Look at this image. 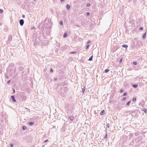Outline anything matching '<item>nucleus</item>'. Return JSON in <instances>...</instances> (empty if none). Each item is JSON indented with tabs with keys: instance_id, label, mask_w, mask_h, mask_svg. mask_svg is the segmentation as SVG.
Segmentation results:
<instances>
[{
	"instance_id": "1",
	"label": "nucleus",
	"mask_w": 147,
	"mask_h": 147,
	"mask_svg": "<svg viewBox=\"0 0 147 147\" xmlns=\"http://www.w3.org/2000/svg\"><path fill=\"white\" fill-rule=\"evenodd\" d=\"M12 36L11 35H10L8 37V39L7 40V43H9V44H11L10 43L11 41L12 40Z\"/></svg>"
},
{
	"instance_id": "2",
	"label": "nucleus",
	"mask_w": 147,
	"mask_h": 147,
	"mask_svg": "<svg viewBox=\"0 0 147 147\" xmlns=\"http://www.w3.org/2000/svg\"><path fill=\"white\" fill-rule=\"evenodd\" d=\"M24 21L23 19H21L19 21V23L21 26H22L24 24Z\"/></svg>"
},
{
	"instance_id": "3",
	"label": "nucleus",
	"mask_w": 147,
	"mask_h": 147,
	"mask_svg": "<svg viewBox=\"0 0 147 147\" xmlns=\"http://www.w3.org/2000/svg\"><path fill=\"white\" fill-rule=\"evenodd\" d=\"M68 119H69L71 121H72L74 119V117L73 116H69L68 117Z\"/></svg>"
},
{
	"instance_id": "4",
	"label": "nucleus",
	"mask_w": 147,
	"mask_h": 147,
	"mask_svg": "<svg viewBox=\"0 0 147 147\" xmlns=\"http://www.w3.org/2000/svg\"><path fill=\"white\" fill-rule=\"evenodd\" d=\"M11 98L12 99V101L13 102H16V100L15 99V97L14 96H11Z\"/></svg>"
},
{
	"instance_id": "5",
	"label": "nucleus",
	"mask_w": 147,
	"mask_h": 147,
	"mask_svg": "<svg viewBox=\"0 0 147 147\" xmlns=\"http://www.w3.org/2000/svg\"><path fill=\"white\" fill-rule=\"evenodd\" d=\"M34 124V122H28V125L30 126H31L33 124Z\"/></svg>"
},
{
	"instance_id": "6",
	"label": "nucleus",
	"mask_w": 147,
	"mask_h": 147,
	"mask_svg": "<svg viewBox=\"0 0 147 147\" xmlns=\"http://www.w3.org/2000/svg\"><path fill=\"white\" fill-rule=\"evenodd\" d=\"M70 6L68 4H67L66 5V7L68 10H69L70 9Z\"/></svg>"
},
{
	"instance_id": "7",
	"label": "nucleus",
	"mask_w": 147,
	"mask_h": 147,
	"mask_svg": "<svg viewBox=\"0 0 147 147\" xmlns=\"http://www.w3.org/2000/svg\"><path fill=\"white\" fill-rule=\"evenodd\" d=\"M146 32L144 33L143 35L142 38L143 39H144V38H146Z\"/></svg>"
},
{
	"instance_id": "8",
	"label": "nucleus",
	"mask_w": 147,
	"mask_h": 147,
	"mask_svg": "<svg viewBox=\"0 0 147 147\" xmlns=\"http://www.w3.org/2000/svg\"><path fill=\"white\" fill-rule=\"evenodd\" d=\"M132 86L135 88H136L137 86H138V85L137 84H133L132 85Z\"/></svg>"
},
{
	"instance_id": "9",
	"label": "nucleus",
	"mask_w": 147,
	"mask_h": 147,
	"mask_svg": "<svg viewBox=\"0 0 147 147\" xmlns=\"http://www.w3.org/2000/svg\"><path fill=\"white\" fill-rule=\"evenodd\" d=\"M122 47L123 48H127L128 47V46L126 45L123 44L122 45Z\"/></svg>"
},
{
	"instance_id": "10",
	"label": "nucleus",
	"mask_w": 147,
	"mask_h": 147,
	"mask_svg": "<svg viewBox=\"0 0 147 147\" xmlns=\"http://www.w3.org/2000/svg\"><path fill=\"white\" fill-rule=\"evenodd\" d=\"M142 111H143L144 112L146 113L147 112V110H146V109H143L141 110Z\"/></svg>"
},
{
	"instance_id": "11",
	"label": "nucleus",
	"mask_w": 147,
	"mask_h": 147,
	"mask_svg": "<svg viewBox=\"0 0 147 147\" xmlns=\"http://www.w3.org/2000/svg\"><path fill=\"white\" fill-rule=\"evenodd\" d=\"M105 112V111L104 110H102L101 111V112L100 113V115H102Z\"/></svg>"
},
{
	"instance_id": "12",
	"label": "nucleus",
	"mask_w": 147,
	"mask_h": 147,
	"mask_svg": "<svg viewBox=\"0 0 147 147\" xmlns=\"http://www.w3.org/2000/svg\"><path fill=\"white\" fill-rule=\"evenodd\" d=\"M92 58H93V56L92 55L89 58L88 60L90 61H91L92 60Z\"/></svg>"
},
{
	"instance_id": "13",
	"label": "nucleus",
	"mask_w": 147,
	"mask_h": 147,
	"mask_svg": "<svg viewBox=\"0 0 147 147\" xmlns=\"http://www.w3.org/2000/svg\"><path fill=\"white\" fill-rule=\"evenodd\" d=\"M67 36V34L66 33H65L63 34V36L64 38L66 37Z\"/></svg>"
},
{
	"instance_id": "14",
	"label": "nucleus",
	"mask_w": 147,
	"mask_h": 147,
	"mask_svg": "<svg viewBox=\"0 0 147 147\" xmlns=\"http://www.w3.org/2000/svg\"><path fill=\"white\" fill-rule=\"evenodd\" d=\"M82 93H83L84 91H85V87H84L83 88H82Z\"/></svg>"
},
{
	"instance_id": "15",
	"label": "nucleus",
	"mask_w": 147,
	"mask_h": 147,
	"mask_svg": "<svg viewBox=\"0 0 147 147\" xmlns=\"http://www.w3.org/2000/svg\"><path fill=\"white\" fill-rule=\"evenodd\" d=\"M26 129V127L25 126H23L22 127V129L23 130Z\"/></svg>"
},
{
	"instance_id": "16",
	"label": "nucleus",
	"mask_w": 147,
	"mask_h": 147,
	"mask_svg": "<svg viewBox=\"0 0 147 147\" xmlns=\"http://www.w3.org/2000/svg\"><path fill=\"white\" fill-rule=\"evenodd\" d=\"M130 101H129V102H128L127 104L126 105V106H128L129 105V104L130 103Z\"/></svg>"
},
{
	"instance_id": "17",
	"label": "nucleus",
	"mask_w": 147,
	"mask_h": 147,
	"mask_svg": "<svg viewBox=\"0 0 147 147\" xmlns=\"http://www.w3.org/2000/svg\"><path fill=\"white\" fill-rule=\"evenodd\" d=\"M2 19H0V25L1 26V24L2 23Z\"/></svg>"
},
{
	"instance_id": "18",
	"label": "nucleus",
	"mask_w": 147,
	"mask_h": 147,
	"mask_svg": "<svg viewBox=\"0 0 147 147\" xmlns=\"http://www.w3.org/2000/svg\"><path fill=\"white\" fill-rule=\"evenodd\" d=\"M136 100V98L135 97H134L132 99V101L133 102L135 101Z\"/></svg>"
},
{
	"instance_id": "19",
	"label": "nucleus",
	"mask_w": 147,
	"mask_h": 147,
	"mask_svg": "<svg viewBox=\"0 0 147 147\" xmlns=\"http://www.w3.org/2000/svg\"><path fill=\"white\" fill-rule=\"evenodd\" d=\"M109 71V69H106L105 70V73H107V72H108V71Z\"/></svg>"
},
{
	"instance_id": "20",
	"label": "nucleus",
	"mask_w": 147,
	"mask_h": 147,
	"mask_svg": "<svg viewBox=\"0 0 147 147\" xmlns=\"http://www.w3.org/2000/svg\"><path fill=\"white\" fill-rule=\"evenodd\" d=\"M126 99V98L125 97H124L123 98V99L122 100V101H125V100Z\"/></svg>"
},
{
	"instance_id": "21",
	"label": "nucleus",
	"mask_w": 147,
	"mask_h": 147,
	"mask_svg": "<svg viewBox=\"0 0 147 147\" xmlns=\"http://www.w3.org/2000/svg\"><path fill=\"white\" fill-rule=\"evenodd\" d=\"M90 3H88L86 5V6L88 7H89L90 6Z\"/></svg>"
},
{
	"instance_id": "22",
	"label": "nucleus",
	"mask_w": 147,
	"mask_h": 147,
	"mask_svg": "<svg viewBox=\"0 0 147 147\" xmlns=\"http://www.w3.org/2000/svg\"><path fill=\"white\" fill-rule=\"evenodd\" d=\"M107 126L108 128H109L110 127V124L109 123L107 124Z\"/></svg>"
},
{
	"instance_id": "23",
	"label": "nucleus",
	"mask_w": 147,
	"mask_h": 147,
	"mask_svg": "<svg viewBox=\"0 0 147 147\" xmlns=\"http://www.w3.org/2000/svg\"><path fill=\"white\" fill-rule=\"evenodd\" d=\"M107 134H106V135H105V136H104V139H106V138H107Z\"/></svg>"
},
{
	"instance_id": "24",
	"label": "nucleus",
	"mask_w": 147,
	"mask_h": 147,
	"mask_svg": "<svg viewBox=\"0 0 147 147\" xmlns=\"http://www.w3.org/2000/svg\"><path fill=\"white\" fill-rule=\"evenodd\" d=\"M35 29H36V28H35V27H34L33 26H32V27L31 28V29H32V30H33V29L35 30Z\"/></svg>"
},
{
	"instance_id": "25",
	"label": "nucleus",
	"mask_w": 147,
	"mask_h": 147,
	"mask_svg": "<svg viewBox=\"0 0 147 147\" xmlns=\"http://www.w3.org/2000/svg\"><path fill=\"white\" fill-rule=\"evenodd\" d=\"M127 94L126 93V92H125L123 93V96H126Z\"/></svg>"
},
{
	"instance_id": "26",
	"label": "nucleus",
	"mask_w": 147,
	"mask_h": 147,
	"mask_svg": "<svg viewBox=\"0 0 147 147\" xmlns=\"http://www.w3.org/2000/svg\"><path fill=\"white\" fill-rule=\"evenodd\" d=\"M60 24L61 25H63V22L62 21H60Z\"/></svg>"
},
{
	"instance_id": "27",
	"label": "nucleus",
	"mask_w": 147,
	"mask_h": 147,
	"mask_svg": "<svg viewBox=\"0 0 147 147\" xmlns=\"http://www.w3.org/2000/svg\"><path fill=\"white\" fill-rule=\"evenodd\" d=\"M3 12V10L2 9H0V13H2Z\"/></svg>"
},
{
	"instance_id": "28",
	"label": "nucleus",
	"mask_w": 147,
	"mask_h": 147,
	"mask_svg": "<svg viewBox=\"0 0 147 147\" xmlns=\"http://www.w3.org/2000/svg\"><path fill=\"white\" fill-rule=\"evenodd\" d=\"M90 14V13L88 12H87L86 13V15L87 16H88Z\"/></svg>"
},
{
	"instance_id": "29",
	"label": "nucleus",
	"mask_w": 147,
	"mask_h": 147,
	"mask_svg": "<svg viewBox=\"0 0 147 147\" xmlns=\"http://www.w3.org/2000/svg\"><path fill=\"white\" fill-rule=\"evenodd\" d=\"M85 5V3H83L81 5V6H82V7L84 5Z\"/></svg>"
},
{
	"instance_id": "30",
	"label": "nucleus",
	"mask_w": 147,
	"mask_h": 147,
	"mask_svg": "<svg viewBox=\"0 0 147 147\" xmlns=\"http://www.w3.org/2000/svg\"><path fill=\"white\" fill-rule=\"evenodd\" d=\"M123 92V90L122 89H121L120 90V92L121 93H122Z\"/></svg>"
},
{
	"instance_id": "31",
	"label": "nucleus",
	"mask_w": 147,
	"mask_h": 147,
	"mask_svg": "<svg viewBox=\"0 0 147 147\" xmlns=\"http://www.w3.org/2000/svg\"><path fill=\"white\" fill-rule=\"evenodd\" d=\"M13 144H10V147H13Z\"/></svg>"
},
{
	"instance_id": "32",
	"label": "nucleus",
	"mask_w": 147,
	"mask_h": 147,
	"mask_svg": "<svg viewBox=\"0 0 147 147\" xmlns=\"http://www.w3.org/2000/svg\"><path fill=\"white\" fill-rule=\"evenodd\" d=\"M76 53L75 52H70V53L71 54H75Z\"/></svg>"
},
{
	"instance_id": "33",
	"label": "nucleus",
	"mask_w": 147,
	"mask_h": 147,
	"mask_svg": "<svg viewBox=\"0 0 147 147\" xmlns=\"http://www.w3.org/2000/svg\"><path fill=\"white\" fill-rule=\"evenodd\" d=\"M89 47V45H87L86 46V49H88V48Z\"/></svg>"
},
{
	"instance_id": "34",
	"label": "nucleus",
	"mask_w": 147,
	"mask_h": 147,
	"mask_svg": "<svg viewBox=\"0 0 147 147\" xmlns=\"http://www.w3.org/2000/svg\"><path fill=\"white\" fill-rule=\"evenodd\" d=\"M143 29V28L142 27H140L139 28V30H142Z\"/></svg>"
},
{
	"instance_id": "35",
	"label": "nucleus",
	"mask_w": 147,
	"mask_h": 147,
	"mask_svg": "<svg viewBox=\"0 0 147 147\" xmlns=\"http://www.w3.org/2000/svg\"><path fill=\"white\" fill-rule=\"evenodd\" d=\"M53 69L52 68H51V69H50V72L52 73V72H53Z\"/></svg>"
},
{
	"instance_id": "36",
	"label": "nucleus",
	"mask_w": 147,
	"mask_h": 147,
	"mask_svg": "<svg viewBox=\"0 0 147 147\" xmlns=\"http://www.w3.org/2000/svg\"><path fill=\"white\" fill-rule=\"evenodd\" d=\"M133 64L134 65H136L137 64V63L136 62H134Z\"/></svg>"
},
{
	"instance_id": "37",
	"label": "nucleus",
	"mask_w": 147,
	"mask_h": 147,
	"mask_svg": "<svg viewBox=\"0 0 147 147\" xmlns=\"http://www.w3.org/2000/svg\"><path fill=\"white\" fill-rule=\"evenodd\" d=\"M122 59H120L119 60V62L120 63H121L122 62Z\"/></svg>"
},
{
	"instance_id": "38",
	"label": "nucleus",
	"mask_w": 147,
	"mask_h": 147,
	"mask_svg": "<svg viewBox=\"0 0 147 147\" xmlns=\"http://www.w3.org/2000/svg\"><path fill=\"white\" fill-rule=\"evenodd\" d=\"M22 17L23 18H24L25 17V15H22Z\"/></svg>"
},
{
	"instance_id": "39",
	"label": "nucleus",
	"mask_w": 147,
	"mask_h": 147,
	"mask_svg": "<svg viewBox=\"0 0 147 147\" xmlns=\"http://www.w3.org/2000/svg\"><path fill=\"white\" fill-rule=\"evenodd\" d=\"M10 81H11V80H8V81H7V83L8 84H9V83H10Z\"/></svg>"
},
{
	"instance_id": "40",
	"label": "nucleus",
	"mask_w": 147,
	"mask_h": 147,
	"mask_svg": "<svg viewBox=\"0 0 147 147\" xmlns=\"http://www.w3.org/2000/svg\"><path fill=\"white\" fill-rule=\"evenodd\" d=\"M47 141H48V140H45L44 141V143L45 142H47Z\"/></svg>"
},
{
	"instance_id": "41",
	"label": "nucleus",
	"mask_w": 147,
	"mask_h": 147,
	"mask_svg": "<svg viewBox=\"0 0 147 147\" xmlns=\"http://www.w3.org/2000/svg\"><path fill=\"white\" fill-rule=\"evenodd\" d=\"M54 80L55 81H56L57 80V79L56 78H54Z\"/></svg>"
},
{
	"instance_id": "42",
	"label": "nucleus",
	"mask_w": 147,
	"mask_h": 147,
	"mask_svg": "<svg viewBox=\"0 0 147 147\" xmlns=\"http://www.w3.org/2000/svg\"><path fill=\"white\" fill-rule=\"evenodd\" d=\"M90 42V40H89L87 42L88 44H89Z\"/></svg>"
},
{
	"instance_id": "43",
	"label": "nucleus",
	"mask_w": 147,
	"mask_h": 147,
	"mask_svg": "<svg viewBox=\"0 0 147 147\" xmlns=\"http://www.w3.org/2000/svg\"><path fill=\"white\" fill-rule=\"evenodd\" d=\"M130 19H129V20H127V21H128V22H129V21H130Z\"/></svg>"
},
{
	"instance_id": "44",
	"label": "nucleus",
	"mask_w": 147,
	"mask_h": 147,
	"mask_svg": "<svg viewBox=\"0 0 147 147\" xmlns=\"http://www.w3.org/2000/svg\"><path fill=\"white\" fill-rule=\"evenodd\" d=\"M64 1V0H60V1H61V2H63V1Z\"/></svg>"
},
{
	"instance_id": "45",
	"label": "nucleus",
	"mask_w": 147,
	"mask_h": 147,
	"mask_svg": "<svg viewBox=\"0 0 147 147\" xmlns=\"http://www.w3.org/2000/svg\"><path fill=\"white\" fill-rule=\"evenodd\" d=\"M13 93H15V90H14V89H13Z\"/></svg>"
},
{
	"instance_id": "46",
	"label": "nucleus",
	"mask_w": 147,
	"mask_h": 147,
	"mask_svg": "<svg viewBox=\"0 0 147 147\" xmlns=\"http://www.w3.org/2000/svg\"><path fill=\"white\" fill-rule=\"evenodd\" d=\"M65 88V89H67V87H66V88Z\"/></svg>"
},
{
	"instance_id": "47",
	"label": "nucleus",
	"mask_w": 147,
	"mask_h": 147,
	"mask_svg": "<svg viewBox=\"0 0 147 147\" xmlns=\"http://www.w3.org/2000/svg\"><path fill=\"white\" fill-rule=\"evenodd\" d=\"M135 135H136H136H137V134H135Z\"/></svg>"
},
{
	"instance_id": "48",
	"label": "nucleus",
	"mask_w": 147,
	"mask_h": 147,
	"mask_svg": "<svg viewBox=\"0 0 147 147\" xmlns=\"http://www.w3.org/2000/svg\"><path fill=\"white\" fill-rule=\"evenodd\" d=\"M135 135H136H136H137V134H135Z\"/></svg>"
},
{
	"instance_id": "49",
	"label": "nucleus",
	"mask_w": 147,
	"mask_h": 147,
	"mask_svg": "<svg viewBox=\"0 0 147 147\" xmlns=\"http://www.w3.org/2000/svg\"><path fill=\"white\" fill-rule=\"evenodd\" d=\"M44 145L42 147H43L44 146Z\"/></svg>"
},
{
	"instance_id": "50",
	"label": "nucleus",
	"mask_w": 147,
	"mask_h": 147,
	"mask_svg": "<svg viewBox=\"0 0 147 147\" xmlns=\"http://www.w3.org/2000/svg\"><path fill=\"white\" fill-rule=\"evenodd\" d=\"M34 0V1H35L36 0Z\"/></svg>"
}]
</instances>
